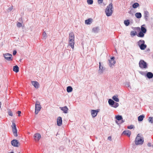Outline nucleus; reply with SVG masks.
I'll list each match as a JSON object with an SVG mask.
<instances>
[{"mask_svg":"<svg viewBox=\"0 0 153 153\" xmlns=\"http://www.w3.org/2000/svg\"><path fill=\"white\" fill-rule=\"evenodd\" d=\"M136 31H131L130 33V35L131 36H134L136 35Z\"/></svg>","mask_w":153,"mask_h":153,"instance_id":"72a5a7b5","label":"nucleus"},{"mask_svg":"<svg viewBox=\"0 0 153 153\" xmlns=\"http://www.w3.org/2000/svg\"><path fill=\"white\" fill-rule=\"evenodd\" d=\"M113 105V107H114L115 108H116L118 106L119 104L118 103H117V102H114V105Z\"/></svg>","mask_w":153,"mask_h":153,"instance_id":"c9c22d12","label":"nucleus"},{"mask_svg":"<svg viewBox=\"0 0 153 153\" xmlns=\"http://www.w3.org/2000/svg\"><path fill=\"white\" fill-rule=\"evenodd\" d=\"M93 0H87V2L89 4H92L93 3Z\"/></svg>","mask_w":153,"mask_h":153,"instance_id":"f704fd0d","label":"nucleus"},{"mask_svg":"<svg viewBox=\"0 0 153 153\" xmlns=\"http://www.w3.org/2000/svg\"><path fill=\"white\" fill-rule=\"evenodd\" d=\"M124 23L125 25L126 26L129 25L130 24L129 20H125L124 21Z\"/></svg>","mask_w":153,"mask_h":153,"instance_id":"2f4dec72","label":"nucleus"},{"mask_svg":"<svg viewBox=\"0 0 153 153\" xmlns=\"http://www.w3.org/2000/svg\"><path fill=\"white\" fill-rule=\"evenodd\" d=\"M144 26V25H143L141 26V31L143 32V33H145L146 32V29L145 27H143Z\"/></svg>","mask_w":153,"mask_h":153,"instance_id":"b1692460","label":"nucleus"},{"mask_svg":"<svg viewBox=\"0 0 153 153\" xmlns=\"http://www.w3.org/2000/svg\"><path fill=\"white\" fill-rule=\"evenodd\" d=\"M139 4L137 3H134L132 5V7L134 8H136L139 6Z\"/></svg>","mask_w":153,"mask_h":153,"instance_id":"c756f323","label":"nucleus"},{"mask_svg":"<svg viewBox=\"0 0 153 153\" xmlns=\"http://www.w3.org/2000/svg\"><path fill=\"white\" fill-rule=\"evenodd\" d=\"M13 71L16 73H17L19 71V68L17 65L13 66Z\"/></svg>","mask_w":153,"mask_h":153,"instance_id":"412c9836","label":"nucleus"},{"mask_svg":"<svg viewBox=\"0 0 153 153\" xmlns=\"http://www.w3.org/2000/svg\"><path fill=\"white\" fill-rule=\"evenodd\" d=\"M19 153H20V152H19Z\"/></svg>","mask_w":153,"mask_h":153,"instance_id":"3c124183","label":"nucleus"},{"mask_svg":"<svg viewBox=\"0 0 153 153\" xmlns=\"http://www.w3.org/2000/svg\"><path fill=\"white\" fill-rule=\"evenodd\" d=\"M140 67L141 68H146L147 67V63L143 60H140L139 62Z\"/></svg>","mask_w":153,"mask_h":153,"instance_id":"20e7f679","label":"nucleus"},{"mask_svg":"<svg viewBox=\"0 0 153 153\" xmlns=\"http://www.w3.org/2000/svg\"><path fill=\"white\" fill-rule=\"evenodd\" d=\"M108 102L109 105H114L115 102L111 99H109L108 100Z\"/></svg>","mask_w":153,"mask_h":153,"instance_id":"7c9ffc66","label":"nucleus"},{"mask_svg":"<svg viewBox=\"0 0 153 153\" xmlns=\"http://www.w3.org/2000/svg\"><path fill=\"white\" fill-rule=\"evenodd\" d=\"M5 59L8 61H10L12 60V55L10 53H6L3 54Z\"/></svg>","mask_w":153,"mask_h":153,"instance_id":"423d86ee","label":"nucleus"},{"mask_svg":"<svg viewBox=\"0 0 153 153\" xmlns=\"http://www.w3.org/2000/svg\"><path fill=\"white\" fill-rule=\"evenodd\" d=\"M134 126L133 125H131L130 126H128L127 128L129 129H131L133 128Z\"/></svg>","mask_w":153,"mask_h":153,"instance_id":"ea45409f","label":"nucleus"},{"mask_svg":"<svg viewBox=\"0 0 153 153\" xmlns=\"http://www.w3.org/2000/svg\"><path fill=\"white\" fill-rule=\"evenodd\" d=\"M144 142V140L140 136L139 134H138L135 140V143L136 145H141Z\"/></svg>","mask_w":153,"mask_h":153,"instance_id":"f03ea898","label":"nucleus"},{"mask_svg":"<svg viewBox=\"0 0 153 153\" xmlns=\"http://www.w3.org/2000/svg\"><path fill=\"white\" fill-rule=\"evenodd\" d=\"M109 65L111 67L114 65L115 63V62L114 60V57H112L111 58L110 60H109Z\"/></svg>","mask_w":153,"mask_h":153,"instance_id":"1a4fd4ad","label":"nucleus"},{"mask_svg":"<svg viewBox=\"0 0 153 153\" xmlns=\"http://www.w3.org/2000/svg\"><path fill=\"white\" fill-rule=\"evenodd\" d=\"M60 108L61 110L63 111L65 113H67L68 110V108L66 106L63 107H60Z\"/></svg>","mask_w":153,"mask_h":153,"instance_id":"2eb2a0df","label":"nucleus"},{"mask_svg":"<svg viewBox=\"0 0 153 153\" xmlns=\"http://www.w3.org/2000/svg\"><path fill=\"white\" fill-rule=\"evenodd\" d=\"M69 40H74V35L73 32H71L69 33Z\"/></svg>","mask_w":153,"mask_h":153,"instance_id":"9b49d317","label":"nucleus"},{"mask_svg":"<svg viewBox=\"0 0 153 153\" xmlns=\"http://www.w3.org/2000/svg\"><path fill=\"white\" fill-rule=\"evenodd\" d=\"M97 30V28H94L93 29V31H94V32H95V30Z\"/></svg>","mask_w":153,"mask_h":153,"instance_id":"de8ad7c7","label":"nucleus"},{"mask_svg":"<svg viewBox=\"0 0 153 153\" xmlns=\"http://www.w3.org/2000/svg\"><path fill=\"white\" fill-rule=\"evenodd\" d=\"M1 102H0V108H1Z\"/></svg>","mask_w":153,"mask_h":153,"instance_id":"09e8293b","label":"nucleus"},{"mask_svg":"<svg viewBox=\"0 0 153 153\" xmlns=\"http://www.w3.org/2000/svg\"><path fill=\"white\" fill-rule=\"evenodd\" d=\"M41 106L39 103V102H36V103L35 104V113L36 114H38L39 112L40 111Z\"/></svg>","mask_w":153,"mask_h":153,"instance_id":"39448f33","label":"nucleus"},{"mask_svg":"<svg viewBox=\"0 0 153 153\" xmlns=\"http://www.w3.org/2000/svg\"><path fill=\"white\" fill-rule=\"evenodd\" d=\"M144 33L140 31L138 34L137 35V36L139 37H143L144 36Z\"/></svg>","mask_w":153,"mask_h":153,"instance_id":"a878e982","label":"nucleus"},{"mask_svg":"<svg viewBox=\"0 0 153 153\" xmlns=\"http://www.w3.org/2000/svg\"><path fill=\"white\" fill-rule=\"evenodd\" d=\"M145 41L143 40H140L138 42V45L139 46H140L141 44H143V43H145Z\"/></svg>","mask_w":153,"mask_h":153,"instance_id":"bb28decb","label":"nucleus"},{"mask_svg":"<svg viewBox=\"0 0 153 153\" xmlns=\"http://www.w3.org/2000/svg\"><path fill=\"white\" fill-rule=\"evenodd\" d=\"M103 0H98V2L99 4H101Z\"/></svg>","mask_w":153,"mask_h":153,"instance_id":"37998d69","label":"nucleus"},{"mask_svg":"<svg viewBox=\"0 0 153 153\" xmlns=\"http://www.w3.org/2000/svg\"><path fill=\"white\" fill-rule=\"evenodd\" d=\"M73 90V88L71 86H68L67 88V91L68 92H71Z\"/></svg>","mask_w":153,"mask_h":153,"instance_id":"cd10ccee","label":"nucleus"},{"mask_svg":"<svg viewBox=\"0 0 153 153\" xmlns=\"http://www.w3.org/2000/svg\"><path fill=\"white\" fill-rule=\"evenodd\" d=\"M35 140L36 141H38L41 137L40 134L38 133L35 134L34 135Z\"/></svg>","mask_w":153,"mask_h":153,"instance_id":"9d476101","label":"nucleus"},{"mask_svg":"<svg viewBox=\"0 0 153 153\" xmlns=\"http://www.w3.org/2000/svg\"><path fill=\"white\" fill-rule=\"evenodd\" d=\"M68 43L69 45L73 49L74 48V40H68Z\"/></svg>","mask_w":153,"mask_h":153,"instance_id":"ddd939ff","label":"nucleus"},{"mask_svg":"<svg viewBox=\"0 0 153 153\" xmlns=\"http://www.w3.org/2000/svg\"><path fill=\"white\" fill-rule=\"evenodd\" d=\"M13 6H12L8 8V10L9 11H11L13 9Z\"/></svg>","mask_w":153,"mask_h":153,"instance_id":"a19ab883","label":"nucleus"},{"mask_svg":"<svg viewBox=\"0 0 153 153\" xmlns=\"http://www.w3.org/2000/svg\"><path fill=\"white\" fill-rule=\"evenodd\" d=\"M57 123L58 126H59L62 125V118L61 117H58L57 120Z\"/></svg>","mask_w":153,"mask_h":153,"instance_id":"f8f14e48","label":"nucleus"},{"mask_svg":"<svg viewBox=\"0 0 153 153\" xmlns=\"http://www.w3.org/2000/svg\"><path fill=\"white\" fill-rule=\"evenodd\" d=\"M32 84L36 88H37L39 87V83L36 81H32Z\"/></svg>","mask_w":153,"mask_h":153,"instance_id":"dca6fc26","label":"nucleus"},{"mask_svg":"<svg viewBox=\"0 0 153 153\" xmlns=\"http://www.w3.org/2000/svg\"><path fill=\"white\" fill-rule=\"evenodd\" d=\"M123 134L129 137L131 134V132L129 130H126L123 132Z\"/></svg>","mask_w":153,"mask_h":153,"instance_id":"4468645a","label":"nucleus"},{"mask_svg":"<svg viewBox=\"0 0 153 153\" xmlns=\"http://www.w3.org/2000/svg\"><path fill=\"white\" fill-rule=\"evenodd\" d=\"M115 118L118 120H120L123 119L122 117L120 115H117L115 116Z\"/></svg>","mask_w":153,"mask_h":153,"instance_id":"473e14b6","label":"nucleus"},{"mask_svg":"<svg viewBox=\"0 0 153 153\" xmlns=\"http://www.w3.org/2000/svg\"><path fill=\"white\" fill-rule=\"evenodd\" d=\"M16 51H13V55H15L16 53Z\"/></svg>","mask_w":153,"mask_h":153,"instance_id":"c03bdc74","label":"nucleus"},{"mask_svg":"<svg viewBox=\"0 0 153 153\" xmlns=\"http://www.w3.org/2000/svg\"><path fill=\"white\" fill-rule=\"evenodd\" d=\"M8 114L10 116H13V114L11 111L9 110L8 111Z\"/></svg>","mask_w":153,"mask_h":153,"instance_id":"58836bf2","label":"nucleus"},{"mask_svg":"<svg viewBox=\"0 0 153 153\" xmlns=\"http://www.w3.org/2000/svg\"><path fill=\"white\" fill-rule=\"evenodd\" d=\"M149 122L152 123H153V118L150 117L149 118Z\"/></svg>","mask_w":153,"mask_h":153,"instance_id":"e433bc0d","label":"nucleus"},{"mask_svg":"<svg viewBox=\"0 0 153 153\" xmlns=\"http://www.w3.org/2000/svg\"><path fill=\"white\" fill-rule=\"evenodd\" d=\"M17 113L18 114V116L19 117L20 116V114H21V111H18L17 112Z\"/></svg>","mask_w":153,"mask_h":153,"instance_id":"79ce46f5","label":"nucleus"},{"mask_svg":"<svg viewBox=\"0 0 153 153\" xmlns=\"http://www.w3.org/2000/svg\"><path fill=\"white\" fill-rule=\"evenodd\" d=\"M46 33L45 32L43 33V36L44 37H45L46 36Z\"/></svg>","mask_w":153,"mask_h":153,"instance_id":"a18cd8bd","label":"nucleus"},{"mask_svg":"<svg viewBox=\"0 0 153 153\" xmlns=\"http://www.w3.org/2000/svg\"><path fill=\"white\" fill-rule=\"evenodd\" d=\"M92 20V19H89L87 20H85V23L87 25L90 24Z\"/></svg>","mask_w":153,"mask_h":153,"instance_id":"5701e85b","label":"nucleus"},{"mask_svg":"<svg viewBox=\"0 0 153 153\" xmlns=\"http://www.w3.org/2000/svg\"><path fill=\"white\" fill-rule=\"evenodd\" d=\"M113 99L115 101L118 102L119 101V100L117 96H114L112 97Z\"/></svg>","mask_w":153,"mask_h":153,"instance_id":"c85d7f7f","label":"nucleus"},{"mask_svg":"<svg viewBox=\"0 0 153 153\" xmlns=\"http://www.w3.org/2000/svg\"><path fill=\"white\" fill-rule=\"evenodd\" d=\"M112 4L111 3L105 9V13L106 16H109L111 15L113 13Z\"/></svg>","mask_w":153,"mask_h":153,"instance_id":"f257e3e1","label":"nucleus"},{"mask_svg":"<svg viewBox=\"0 0 153 153\" xmlns=\"http://www.w3.org/2000/svg\"><path fill=\"white\" fill-rule=\"evenodd\" d=\"M139 47L141 50H144L146 48L147 45L145 44V43H143V44H141Z\"/></svg>","mask_w":153,"mask_h":153,"instance_id":"6ab92c4d","label":"nucleus"},{"mask_svg":"<svg viewBox=\"0 0 153 153\" xmlns=\"http://www.w3.org/2000/svg\"><path fill=\"white\" fill-rule=\"evenodd\" d=\"M144 116L143 115H140L138 117V120L139 121H142L144 118Z\"/></svg>","mask_w":153,"mask_h":153,"instance_id":"4be33fe9","label":"nucleus"},{"mask_svg":"<svg viewBox=\"0 0 153 153\" xmlns=\"http://www.w3.org/2000/svg\"><path fill=\"white\" fill-rule=\"evenodd\" d=\"M11 127L12 129V131L14 136L15 137H17L18 136L17 130L16 125L15 123H12Z\"/></svg>","mask_w":153,"mask_h":153,"instance_id":"7ed1b4c3","label":"nucleus"},{"mask_svg":"<svg viewBox=\"0 0 153 153\" xmlns=\"http://www.w3.org/2000/svg\"><path fill=\"white\" fill-rule=\"evenodd\" d=\"M99 111V109L91 110V112L93 117H95L97 116L98 113Z\"/></svg>","mask_w":153,"mask_h":153,"instance_id":"0eeeda50","label":"nucleus"},{"mask_svg":"<svg viewBox=\"0 0 153 153\" xmlns=\"http://www.w3.org/2000/svg\"><path fill=\"white\" fill-rule=\"evenodd\" d=\"M108 140H111V136H109V137H108Z\"/></svg>","mask_w":153,"mask_h":153,"instance_id":"49530a36","label":"nucleus"},{"mask_svg":"<svg viewBox=\"0 0 153 153\" xmlns=\"http://www.w3.org/2000/svg\"><path fill=\"white\" fill-rule=\"evenodd\" d=\"M12 145L15 147H18L19 145L18 141L16 140H13L11 142Z\"/></svg>","mask_w":153,"mask_h":153,"instance_id":"6e6552de","label":"nucleus"},{"mask_svg":"<svg viewBox=\"0 0 153 153\" xmlns=\"http://www.w3.org/2000/svg\"><path fill=\"white\" fill-rule=\"evenodd\" d=\"M147 77L149 78H152L153 77V74L150 72H148L146 74Z\"/></svg>","mask_w":153,"mask_h":153,"instance_id":"aec40b11","label":"nucleus"},{"mask_svg":"<svg viewBox=\"0 0 153 153\" xmlns=\"http://www.w3.org/2000/svg\"><path fill=\"white\" fill-rule=\"evenodd\" d=\"M17 26L18 27H20L22 26V23L20 22H18L17 24Z\"/></svg>","mask_w":153,"mask_h":153,"instance_id":"4c0bfd02","label":"nucleus"},{"mask_svg":"<svg viewBox=\"0 0 153 153\" xmlns=\"http://www.w3.org/2000/svg\"><path fill=\"white\" fill-rule=\"evenodd\" d=\"M99 72L100 73V74L102 73L104 71L103 68L102 66H101V62H99Z\"/></svg>","mask_w":153,"mask_h":153,"instance_id":"a211bd4d","label":"nucleus"},{"mask_svg":"<svg viewBox=\"0 0 153 153\" xmlns=\"http://www.w3.org/2000/svg\"><path fill=\"white\" fill-rule=\"evenodd\" d=\"M144 15L146 20H147L149 16V13L147 11H145L144 13Z\"/></svg>","mask_w":153,"mask_h":153,"instance_id":"f3484780","label":"nucleus"},{"mask_svg":"<svg viewBox=\"0 0 153 153\" xmlns=\"http://www.w3.org/2000/svg\"><path fill=\"white\" fill-rule=\"evenodd\" d=\"M10 153H13V152H10Z\"/></svg>","mask_w":153,"mask_h":153,"instance_id":"8fccbe9b","label":"nucleus"},{"mask_svg":"<svg viewBox=\"0 0 153 153\" xmlns=\"http://www.w3.org/2000/svg\"><path fill=\"white\" fill-rule=\"evenodd\" d=\"M135 16L137 18L139 19L141 17L142 15L140 13H137L135 14Z\"/></svg>","mask_w":153,"mask_h":153,"instance_id":"393cba45","label":"nucleus"}]
</instances>
